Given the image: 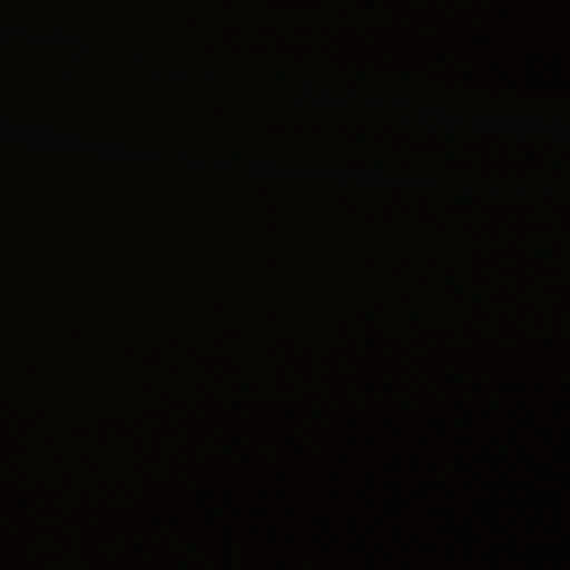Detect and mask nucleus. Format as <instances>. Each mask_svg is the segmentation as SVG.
Returning a JSON list of instances; mask_svg holds the SVG:
<instances>
[{"label": "nucleus", "mask_w": 570, "mask_h": 570, "mask_svg": "<svg viewBox=\"0 0 570 570\" xmlns=\"http://www.w3.org/2000/svg\"><path fill=\"white\" fill-rule=\"evenodd\" d=\"M512 387H513L514 390H518V391H522V392L524 391V386H523V385H521V384H519V385H514V386H512Z\"/></svg>", "instance_id": "f257e3e1"}]
</instances>
